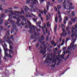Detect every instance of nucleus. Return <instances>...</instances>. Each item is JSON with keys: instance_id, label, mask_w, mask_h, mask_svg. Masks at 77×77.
Here are the masks:
<instances>
[{"instance_id": "4", "label": "nucleus", "mask_w": 77, "mask_h": 77, "mask_svg": "<svg viewBox=\"0 0 77 77\" xmlns=\"http://www.w3.org/2000/svg\"><path fill=\"white\" fill-rule=\"evenodd\" d=\"M29 28L30 29V30L28 31V32L30 33H32V30H33L34 32H35V31H36V27L34 26H32L31 27H29Z\"/></svg>"}, {"instance_id": "33", "label": "nucleus", "mask_w": 77, "mask_h": 77, "mask_svg": "<svg viewBox=\"0 0 77 77\" xmlns=\"http://www.w3.org/2000/svg\"><path fill=\"white\" fill-rule=\"evenodd\" d=\"M9 43V44H12V45H13V43L12 42V41H11V40H10L9 42H8V43Z\"/></svg>"}, {"instance_id": "54", "label": "nucleus", "mask_w": 77, "mask_h": 77, "mask_svg": "<svg viewBox=\"0 0 77 77\" xmlns=\"http://www.w3.org/2000/svg\"><path fill=\"white\" fill-rule=\"evenodd\" d=\"M49 39V37H48V36H47V37H46V41H48Z\"/></svg>"}, {"instance_id": "64", "label": "nucleus", "mask_w": 77, "mask_h": 77, "mask_svg": "<svg viewBox=\"0 0 77 77\" xmlns=\"http://www.w3.org/2000/svg\"><path fill=\"white\" fill-rule=\"evenodd\" d=\"M75 29H77V23H76V24H75Z\"/></svg>"}, {"instance_id": "24", "label": "nucleus", "mask_w": 77, "mask_h": 77, "mask_svg": "<svg viewBox=\"0 0 77 77\" xmlns=\"http://www.w3.org/2000/svg\"><path fill=\"white\" fill-rule=\"evenodd\" d=\"M29 8L27 7L26 6H25V8H24V9H25V11H26L27 10L29 9Z\"/></svg>"}, {"instance_id": "14", "label": "nucleus", "mask_w": 77, "mask_h": 77, "mask_svg": "<svg viewBox=\"0 0 77 77\" xmlns=\"http://www.w3.org/2000/svg\"><path fill=\"white\" fill-rule=\"evenodd\" d=\"M36 3H39L38 2V1L37 0H33V1L31 2L32 3H33V4H36Z\"/></svg>"}, {"instance_id": "22", "label": "nucleus", "mask_w": 77, "mask_h": 77, "mask_svg": "<svg viewBox=\"0 0 77 77\" xmlns=\"http://www.w3.org/2000/svg\"><path fill=\"white\" fill-rule=\"evenodd\" d=\"M75 34H76V33L75 32L74 33H72L71 35V38H73L74 36H75Z\"/></svg>"}, {"instance_id": "23", "label": "nucleus", "mask_w": 77, "mask_h": 77, "mask_svg": "<svg viewBox=\"0 0 77 77\" xmlns=\"http://www.w3.org/2000/svg\"><path fill=\"white\" fill-rule=\"evenodd\" d=\"M17 26H16V25L15 24H14L13 25V29H16Z\"/></svg>"}, {"instance_id": "55", "label": "nucleus", "mask_w": 77, "mask_h": 77, "mask_svg": "<svg viewBox=\"0 0 77 77\" xmlns=\"http://www.w3.org/2000/svg\"><path fill=\"white\" fill-rule=\"evenodd\" d=\"M33 36H34L33 35H31L30 36V38L31 39H33V38H34V37H33Z\"/></svg>"}, {"instance_id": "61", "label": "nucleus", "mask_w": 77, "mask_h": 77, "mask_svg": "<svg viewBox=\"0 0 77 77\" xmlns=\"http://www.w3.org/2000/svg\"><path fill=\"white\" fill-rule=\"evenodd\" d=\"M63 23L64 24H66V20H64L63 21Z\"/></svg>"}, {"instance_id": "51", "label": "nucleus", "mask_w": 77, "mask_h": 77, "mask_svg": "<svg viewBox=\"0 0 77 77\" xmlns=\"http://www.w3.org/2000/svg\"><path fill=\"white\" fill-rule=\"evenodd\" d=\"M68 34L69 35H71V31H69L68 32Z\"/></svg>"}, {"instance_id": "2", "label": "nucleus", "mask_w": 77, "mask_h": 77, "mask_svg": "<svg viewBox=\"0 0 77 77\" xmlns=\"http://www.w3.org/2000/svg\"><path fill=\"white\" fill-rule=\"evenodd\" d=\"M4 46L2 45L4 50L5 51V56H6L7 57H9V54L6 53V51H8V49H7V45L5 43H4Z\"/></svg>"}, {"instance_id": "48", "label": "nucleus", "mask_w": 77, "mask_h": 77, "mask_svg": "<svg viewBox=\"0 0 77 77\" xmlns=\"http://www.w3.org/2000/svg\"><path fill=\"white\" fill-rule=\"evenodd\" d=\"M36 30H37V32H40V31H41V30L40 29H38V28Z\"/></svg>"}, {"instance_id": "16", "label": "nucleus", "mask_w": 77, "mask_h": 77, "mask_svg": "<svg viewBox=\"0 0 77 77\" xmlns=\"http://www.w3.org/2000/svg\"><path fill=\"white\" fill-rule=\"evenodd\" d=\"M17 22L16 23V24H18L20 23V22L21 21V19H20V17H18L17 19Z\"/></svg>"}, {"instance_id": "42", "label": "nucleus", "mask_w": 77, "mask_h": 77, "mask_svg": "<svg viewBox=\"0 0 77 77\" xmlns=\"http://www.w3.org/2000/svg\"><path fill=\"white\" fill-rule=\"evenodd\" d=\"M3 41H2V40L0 39V42L1 43V44H2L3 42H4L5 41H4V40H3Z\"/></svg>"}, {"instance_id": "11", "label": "nucleus", "mask_w": 77, "mask_h": 77, "mask_svg": "<svg viewBox=\"0 0 77 77\" xmlns=\"http://www.w3.org/2000/svg\"><path fill=\"white\" fill-rule=\"evenodd\" d=\"M44 36L42 35L41 36V38H40V39H39L38 40V41L39 42H41L42 41H43V40H44Z\"/></svg>"}, {"instance_id": "10", "label": "nucleus", "mask_w": 77, "mask_h": 77, "mask_svg": "<svg viewBox=\"0 0 77 77\" xmlns=\"http://www.w3.org/2000/svg\"><path fill=\"white\" fill-rule=\"evenodd\" d=\"M67 9H74V7H71L69 5H68L67 6Z\"/></svg>"}, {"instance_id": "6", "label": "nucleus", "mask_w": 77, "mask_h": 77, "mask_svg": "<svg viewBox=\"0 0 77 77\" xmlns=\"http://www.w3.org/2000/svg\"><path fill=\"white\" fill-rule=\"evenodd\" d=\"M9 12L11 13L8 15V16L10 18H11V16L12 15H15V13H13V11L12 10L10 11H9Z\"/></svg>"}, {"instance_id": "34", "label": "nucleus", "mask_w": 77, "mask_h": 77, "mask_svg": "<svg viewBox=\"0 0 77 77\" xmlns=\"http://www.w3.org/2000/svg\"><path fill=\"white\" fill-rule=\"evenodd\" d=\"M64 18L65 19V20L66 21H67V20H68V17L67 16L65 17Z\"/></svg>"}, {"instance_id": "38", "label": "nucleus", "mask_w": 77, "mask_h": 77, "mask_svg": "<svg viewBox=\"0 0 77 77\" xmlns=\"http://www.w3.org/2000/svg\"><path fill=\"white\" fill-rule=\"evenodd\" d=\"M8 24H9V23H8V22H5L4 25L5 26H7V25Z\"/></svg>"}, {"instance_id": "13", "label": "nucleus", "mask_w": 77, "mask_h": 77, "mask_svg": "<svg viewBox=\"0 0 77 77\" xmlns=\"http://www.w3.org/2000/svg\"><path fill=\"white\" fill-rule=\"evenodd\" d=\"M57 62V61L56 60H53L52 61V63H54V64L53 66V67L54 68L55 67V65L56 64V63Z\"/></svg>"}, {"instance_id": "17", "label": "nucleus", "mask_w": 77, "mask_h": 77, "mask_svg": "<svg viewBox=\"0 0 77 77\" xmlns=\"http://www.w3.org/2000/svg\"><path fill=\"white\" fill-rule=\"evenodd\" d=\"M28 24L29 26V27H32V23L30 22L29 20H27V21Z\"/></svg>"}, {"instance_id": "30", "label": "nucleus", "mask_w": 77, "mask_h": 77, "mask_svg": "<svg viewBox=\"0 0 77 77\" xmlns=\"http://www.w3.org/2000/svg\"><path fill=\"white\" fill-rule=\"evenodd\" d=\"M72 15L73 17H74L75 16V13L74 12V11H72Z\"/></svg>"}, {"instance_id": "12", "label": "nucleus", "mask_w": 77, "mask_h": 77, "mask_svg": "<svg viewBox=\"0 0 77 77\" xmlns=\"http://www.w3.org/2000/svg\"><path fill=\"white\" fill-rule=\"evenodd\" d=\"M22 22H21V24H22L23 26H24V25H25L24 24V22H25V23H26V19H23L22 20Z\"/></svg>"}, {"instance_id": "26", "label": "nucleus", "mask_w": 77, "mask_h": 77, "mask_svg": "<svg viewBox=\"0 0 77 77\" xmlns=\"http://www.w3.org/2000/svg\"><path fill=\"white\" fill-rule=\"evenodd\" d=\"M10 38L12 39V41H14V35H12L10 36Z\"/></svg>"}, {"instance_id": "28", "label": "nucleus", "mask_w": 77, "mask_h": 77, "mask_svg": "<svg viewBox=\"0 0 77 77\" xmlns=\"http://www.w3.org/2000/svg\"><path fill=\"white\" fill-rule=\"evenodd\" d=\"M39 53H40L41 54H43L44 53V51L41 49L39 51Z\"/></svg>"}, {"instance_id": "31", "label": "nucleus", "mask_w": 77, "mask_h": 77, "mask_svg": "<svg viewBox=\"0 0 77 77\" xmlns=\"http://www.w3.org/2000/svg\"><path fill=\"white\" fill-rule=\"evenodd\" d=\"M44 13L45 15H46V13H47V11L45 10V9H44Z\"/></svg>"}, {"instance_id": "15", "label": "nucleus", "mask_w": 77, "mask_h": 77, "mask_svg": "<svg viewBox=\"0 0 77 77\" xmlns=\"http://www.w3.org/2000/svg\"><path fill=\"white\" fill-rule=\"evenodd\" d=\"M10 23L12 25L15 24V22L13 20H11L10 21Z\"/></svg>"}, {"instance_id": "59", "label": "nucleus", "mask_w": 77, "mask_h": 77, "mask_svg": "<svg viewBox=\"0 0 77 77\" xmlns=\"http://www.w3.org/2000/svg\"><path fill=\"white\" fill-rule=\"evenodd\" d=\"M20 18H24L25 17H24L23 16V15H22L20 16Z\"/></svg>"}, {"instance_id": "41", "label": "nucleus", "mask_w": 77, "mask_h": 77, "mask_svg": "<svg viewBox=\"0 0 77 77\" xmlns=\"http://www.w3.org/2000/svg\"><path fill=\"white\" fill-rule=\"evenodd\" d=\"M68 24L69 25H71L72 24V22H71V21H69Z\"/></svg>"}, {"instance_id": "57", "label": "nucleus", "mask_w": 77, "mask_h": 77, "mask_svg": "<svg viewBox=\"0 0 77 77\" xmlns=\"http://www.w3.org/2000/svg\"><path fill=\"white\" fill-rule=\"evenodd\" d=\"M10 48L11 49V50H12L13 49V47L12 46H11V45L10 44Z\"/></svg>"}, {"instance_id": "50", "label": "nucleus", "mask_w": 77, "mask_h": 77, "mask_svg": "<svg viewBox=\"0 0 77 77\" xmlns=\"http://www.w3.org/2000/svg\"><path fill=\"white\" fill-rule=\"evenodd\" d=\"M5 13H8V12H9V10H8L6 9L5 10Z\"/></svg>"}, {"instance_id": "5", "label": "nucleus", "mask_w": 77, "mask_h": 77, "mask_svg": "<svg viewBox=\"0 0 77 77\" xmlns=\"http://www.w3.org/2000/svg\"><path fill=\"white\" fill-rule=\"evenodd\" d=\"M7 39L8 40L6 39V37H5L3 38V40L4 41H6L8 43L9 41H11V40H10L9 36L7 37Z\"/></svg>"}, {"instance_id": "32", "label": "nucleus", "mask_w": 77, "mask_h": 77, "mask_svg": "<svg viewBox=\"0 0 77 77\" xmlns=\"http://www.w3.org/2000/svg\"><path fill=\"white\" fill-rule=\"evenodd\" d=\"M57 8L58 10H60L61 9V7L59 5H57Z\"/></svg>"}, {"instance_id": "49", "label": "nucleus", "mask_w": 77, "mask_h": 77, "mask_svg": "<svg viewBox=\"0 0 77 77\" xmlns=\"http://www.w3.org/2000/svg\"><path fill=\"white\" fill-rule=\"evenodd\" d=\"M31 15L33 17H34V18H36V16L34 14H32Z\"/></svg>"}, {"instance_id": "37", "label": "nucleus", "mask_w": 77, "mask_h": 77, "mask_svg": "<svg viewBox=\"0 0 77 77\" xmlns=\"http://www.w3.org/2000/svg\"><path fill=\"white\" fill-rule=\"evenodd\" d=\"M38 35V33H34V34L33 35L34 36H35V38L36 37V36H37V35Z\"/></svg>"}, {"instance_id": "8", "label": "nucleus", "mask_w": 77, "mask_h": 77, "mask_svg": "<svg viewBox=\"0 0 77 77\" xmlns=\"http://www.w3.org/2000/svg\"><path fill=\"white\" fill-rule=\"evenodd\" d=\"M61 27L62 29V30L63 31V32H65V30L64 29L65 27V25L63 24H61Z\"/></svg>"}, {"instance_id": "25", "label": "nucleus", "mask_w": 77, "mask_h": 77, "mask_svg": "<svg viewBox=\"0 0 77 77\" xmlns=\"http://www.w3.org/2000/svg\"><path fill=\"white\" fill-rule=\"evenodd\" d=\"M26 3L29 4L30 3V2L31 1L32 2V1H33V0H27Z\"/></svg>"}, {"instance_id": "27", "label": "nucleus", "mask_w": 77, "mask_h": 77, "mask_svg": "<svg viewBox=\"0 0 77 77\" xmlns=\"http://www.w3.org/2000/svg\"><path fill=\"white\" fill-rule=\"evenodd\" d=\"M64 42H65V39H63L62 41V43L61 44V46L63 45L64 44Z\"/></svg>"}, {"instance_id": "35", "label": "nucleus", "mask_w": 77, "mask_h": 77, "mask_svg": "<svg viewBox=\"0 0 77 77\" xmlns=\"http://www.w3.org/2000/svg\"><path fill=\"white\" fill-rule=\"evenodd\" d=\"M44 47H45V48H44V50H46L47 49V46H46V45H44Z\"/></svg>"}, {"instance_id": "40", "label": "nucleus", "mask_w": 77, "mask_h": 77, "mask_svg": "<svg viewBox=\"0 0 77 77\" xmlns=\"http://www.w3.org/2000/svg\"><path fill=\"white\" fill-rule=\"evenodd\" d=\"M56 54H55V52H54V55L53 57V59H54V58H55L56 57Z\"/></svg>"}, {"instance_id": "58", "label": "nucleus", "mask_w": 77, "mask_h": 77, "mask_svg": "<svg viewBox=\"0 0 77 77\" xmlns=\"http://www.w3.org/2000/svg\"><path fill=\"white\" fill-rule=\"evenodd\" d=\"M38 24H41V21H39L38 22V23H37V25H38Z\"/></svg>"}, {"instance_id": "36", "label": "nucleus", "mask_w": 77, "mask_h": 77, "mask_svg": "<svg viewBox=\"0 0 77 77\" xmlns=\"http://www.w3.org/2000/svg\"><path fill=\"white\" fill-rule=\"evenodd\" d=\"M3 9L2 8V5L0 4V11H3Z\"/></svg>"}, {"instance_id": "63", "label": "nucleus", "mask_w": 77, "mask_h": 77, "mask_svg": "<svg viewBox=\"0 0 77 77\" xmlns=\"http://www.w3.org/2000/svg\"><path fill=\"white\" fill-rule=\"evenodd\" d=\"M49 22H48L46 24L47 25V27H49Z\"/></svg>"}, {"instance_id": "56", "label": "nucleus", "mask_w": 77, "mask_h": 77, "mask_svg": "<svg viewBox=\"0 0 77 77\" xmlns=\"http://www.w3.org/2000/svg\"><path fill=\"white\" fill-rule=\"evenodd\" d=\"M69 17H70V18H72V17L73 16H72V15L71 14H70L69 15Z\"/></svg>"}, {"instance_id": "46", "label": "nucleus", "mask_w": 77, "mask_h": 77, "mask_svg": "<svg viewBox=\"0 0 77 77\" xmlns=\"http://www.w3.org/2000/svg\"><path fill=\"white\" fill-rule=\"evenodd\" d=\"M54 9H55V11H56L57 12V11H58V10H57V7H54Z\"/></svg>"}, {"instance_id": "7", "label": "nucleus", "mask_w": 77, "mask_h": 77, "mask_svg": "<svg viewBox=\"0 0 77 77\" xmlns=\"http://www.w3.org/2000/svg\"><path fill=\"white\" fill-rule=\"evenodd\" d=\"M14 12H15V13H17V14H20V15H21L22 14H23V13H24V11L23 10H22L21 12H19V11H14Z\"/></svg>"}, {"instance_id": "53", "label": "nucleus", "mask_w": 77, "mask_h": 77, "mask_svg": "<svg viewBox=\"0 0 77 77\" xmlns=\"http://www.w3.org/2000/svg\"><path fill=\"white\" fill-rule=\"evenodd\" d=\"M66 29L67 31H68V30H69V26H66Z\"/></svg>"}, {"instance_id": "3", "label": "nucleus", "mask_w": 77, "mask_h": 77, "mask_svg": "<svg viewBox=\"0 0 77 77\" xmlns=\"http://www.w3.org/2000/svg\"><path fill=\"white\" fill-rule=\"evenodd\" d=\"M50 55H47V57L46 59V60L45 62L46 63H50L51 62V60H53V58H50Z\"/></svg>"}, {"instance_id": "44", "label": "nucleus", "mask_w": 77, "mask_h": 77, "mask_svg": "<svg viewBox=\"0 0 77 77\" xmlns=\"http://www.w3.org/2000/svg\"><path fill=\"white\" fill-rule=\"evenodd\" d=\"M58 2L59 3H62V0H57Z\"/></svg>"}, {"instance_id": "47", "label": "nucleus", "mask_w": 77, "mask_h": 77, "mask_svg": "<svg viewBox=\"0 0 77 77\" xmlns=\"http://www.w3.org/2000/svg\"><path fill=\"white\" fill-rule=\"evenodd\" d=\"M14 29H12L11 30V33H14Z\"/></svg>"}, {"instance_id": "39", "label": "nucleus", "mask_w": 77, "mask_h": 77, "mask_svg": "<svg viewBox=\"0 0 77 77\" xmlns=\"http://www.w3.org/2000/svg\"><path fill=\"white\" fill-rule=\"evenodd\" d=\"M3 29V27L2 26H0V30H2Z\"/></svg>"}, {"instance_id": "43", "label": "nucleus", "mask_w": 77, "mask_h": 77, "mask_svg": "<svg viewBox=\"0 0 77 77\" xmlns=\"http://www.w3.org/2000/svg\"><path fill=\"white\" fill-rule=\"evenodd\" d=\"M40 12V13H41L42 14H43L44 12L42 11H41L40 10H38Z\"/></svg>"}, {"instance_id": "21", "label": "nucleus", "mask_w": 77, "mask_h": 77, "mask_svg": "<svg viewBox=\"0 0 77 77\" xmlns=\"http://www.w3.org/2000/svg\"><path fill=\"white\" fill-rule=\"evenodd\" d=\"M57 26H55L54 27V32L55 33H56V29H57Z\"/></svg>"}, {"instance_id": "62", "label": "nucleus", "mask_w": 77, "mask_h": 77, "mask_svg": "<svg viewBox=\"0 0 77 77\" xmlns=\"http://www.w3.org/2000/svg\"><path fill=\"white\" fill-rule=\"evenodd\" d=\"M32 20L33 21H36V19H35L34 18H32Z\"/></svg>"}, {"instance_id": "45", "label": "nucleus", "mask_w": 77, "mask_h": 77, "mask_svg": "<svg viewBox=\"0 0 77 77\" xmlns=\"http://www.w3.org/2000/svg\"><path fill=\"white\" fill-rule=\"evenodd\" d=\"M39 44L38 43L36 44L35 46H36V47H39Z\"/></svg>"}, {"instance_id": "20", "label": "nucleus", "mask_w": 77, "mask_h": 77, "mask_svg": "<svg viewBox=\"0 0 77 77\" xmlns=\"http://www.w3.org/2000/svg\"><path fill=\"white\" fill-rule=\"evenodd\" d=\"M10 31L9 30H8L7 31V33L6 34V35H5V36H7V35H10Z\"/></svg>"}, {"instance_id": "9", "label": "nucleus", "mask_w": 77, "mask_h": 77, "mask_svg": "<svg viewBox=\"0 0 77 77\" xmlns=\"http://www.w3.org/2000/svg\"><path fill=\"white\" fill-rule=\"evenodd\" d=\"M63 33H62L61 34H60V35L61 36H62L63 35V36H64V37H65L66 36V35H67V33H66L65 30V32H63Z\"/></svg>"}, {"instance_id": "52", "label": "nucleus", "mask_w": 77, "mask_h": 77, "mask_svg": "<svg viewBox=\"0 0 77 77\" xmlns=\"http://www.w3.org/2000/svg\"><path fill=\"white\" fill-rule=\"evenodd\" d=\"M49 18V17L48 16V15H46V20H48Z\"/></svg>"}, {"instance_id": "29", "label": "nucleus", "mask_w": 77, "mask_h": 77, "mask_svg": "<svg viewBox=\"0 0 77 77\" xmlns=\"http://www.w3.org/2000/svg\"><path fill=\"white\" fill-rule=\"evenodd\" d=\"M55 21L56 23H57V17H56L55 18Z\"/></svg>"}, {"instance_id": "60", "label": "nucleus", "mask_w": 77, "mask_h": 77, "mask_svg": "<svg viewBox=\"0 0 77 77\" xmlns=\"http://www.w3.org/2000/svg\"><path fill=\"white\" fill-rule=\"evenodd\" d=\"M0 16L2 17V18H3L4 17V16H5L4 14H2L0 15Z\"/></svg>"}, {"instance_id": "19", "label": "nucleus", "mask_w": 77, "mask_h": 77, "mask_svg": "<svg viewBox=\"0 0 77 77\" xmlns=\"http://www.w3.org/2000/svg\"><path fill=\"white\" fill-rule=\"evenodd\" d=\"M74 30H75V27H72V30H71V33H74Z\"/></svg>"}, {"instance_id": "18", "label": "nucleus", "mask_w": 77, "mask_h": 77, "mask_svg": "<svg viewBox=\"0 0 77 77\" xmlns=\"http://www.w3.org/2000/svg\"><path fill=\"white\" fill-rule=\"evenodd\" d=\"M3 20L2 19V18L0 17V25H1L3 24Z\"/></svg>"}, {"instance_id": "1", "label": "nucleus", "mask_w": 77, "mask_h": 77, "mask_svg": "<svg viewBox=\"0 0 77 77\" xmlns=\"http://www.w3.org/2000/svg\"><path fill=\"white\" fill-rule=\"evenodd\" d=\"M75 41H76V39H75L74 38H72V43H71L70 45L68 47L67 50H66V53L71 54V52L70 51H70H72V48L73 50L75 48V47H76V45H75L74 46V45L73 44L75 42Z\"/></svg>"}]
</instances>
